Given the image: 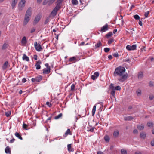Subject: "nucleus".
<instances>
[{
  "mask_svg": "<svg viewBox=\"0 0 154 154\" xmlns=\"http://www.w3.org/2000/svg\"><path fill=\"white\" fill-rule=\"evenodd\" d=\"M125 70L124 67L119 66L115 69L113 75L115 77L119 76L117 78L118 80L120 82H123L126 79L128 76L127 73L123 74Z\"/></svg>",
  "mask_w": 154,
  "mask_h": 154,
  "instance_id": "1",
  "label": "nucleus"
},
{
  "mask_svg": "<svg viewBox=\"0 0 154 154\" xmlns=\"http://www.w3.org/2000/svg\"><path fill=\"white\" fill-rule=\"evenodd\" d=\"M26 1L25 0H21L18 5V8L19 11H21L25 5Z\"/></svg>",
  "mask_w": 154,
  "mask_h": 154,
  "instance_id": "2",
  "label": "nucleus"
},
{
  "mask_svg": "<svg viewBox=\"0 0 154 154\" xmlns=\"http://www.w3.org/2000/svg\"><path fill=\"white\" fill-rule=\"evenodd\" d=\"M41 17L39 14L36 16L33 22L34 25H36L40 20Z\"/></svg>",
  "mask_w": 154,
  "mask_h": 154,
  "instance_id": "3",
  "label": "nucleus"
},
{
  "mask_svg": "<svg viewBox=\"0 0 154 154\" xmlns=\"http://www.w3.org/2000/svg\"><path fill=\"white\" fill-rule=\"evenodd\" d=\"M137 45H133L132 46L130 45H128L126 47V48L127 50H134L136 49Z\"/></svg>",
  "mask_w": 154,
  "mask_h": 154,
  "instance_id": "4",
  "label": "nucleus"
},
{
  "mask_svg": "<svg viewBox=\"0 0 154 154\" xmlns=\"http://www.w3.org/2000/svg\"><path fill=\"white\" fill-rule=\"evenodd\" d=\"M34 47L37 51H39L41 49H42V48L41 45L39 44H38L37 42H35L34 43Z\"/></svg>",
  "mask_w": 154,
  "mask_h": 154,
  "instance_id": "5",
  "label": "nucleus"
},
{
  "mask_svg": "<svg viewBox=\"0 0 154 154\" xmlns=\"http://www.w3.org/2000/svg\"><path fill=\"white\" fill-rule=\"evenodd\" d=\"M55 0H44L42 4L45 5L48 3V5H51Z\"/></svg>",
  "mask_w": 154,
  "mask_h": 154,
  "instance_id": "6",
  "label": "nucleus"
},
{
  "mask_svg": "<svg viewBox=\"0 0 154 154\" xmlns=\"http://www.w3.org/2000/svg\"><path fill=\"white\" fill-rule=\"evenodd\" d=\"M109 29L108 25L107 24H105L103 27L101 28V29L100 31L101 32H104L107 31Z\"/></svg>",
  "mask_w": 154,
  "mask_h": 154,
  "instance_id": "7",
  "label": "nucleus"
},
{
  "mask_svg": "<svg viewBox=\"0 0 154 154\" xmlns=\"http://www.w3.org/2000/svg\"><path fill=\"white\" fill-rule=\"evenodd\" d=\"M32 14V9L30 7L27 10L25 16H27L30 17Z\"/></svg>",
  "mask_w": 154,
  "mask_h": 154,
  "instance_id": "8",
  "label": "nucleus"
},
{
  "mask_svg": "<svg viewBox=\"0 0 154 154\" xmlns=\"http://www.w3.org/2000/svg\"><path fill=\"white\" fill-rule=\"evenodd\" d=\"M29 17H30L25 16L24 22L23 23V25L24 26H25L26 25L29 21L30 19Z\"/></svg>",
  "mask_w": 154,
  "mask_h": 154,
  "instance_id": "9",
  "label": "nucleus"
},
{
  "mask_svg": "<svg viewBox=\"0 0 154 154\" xmlns=\"http://www.w3.org/2000/svg\"><path fill=\"white\" fill-rule=\"evenodd\" d=\"M42 63V62L40 60H38L36 62V63L35 65L36 68L37 70H39L41 68V66L40 64Z\"/></svg>",
  "mask_w": 154,
  "mask_h": 154,
  "instance_id": "10",
  "label": "nucleus"
},
{
  "mask_svg": "<svg viewBox=\"0 0 154 154\" xmlns=\"http://www.w3.org/2000/svg\"><path fill=\"white\" fill-rule=\"evenodd\" d=\"M58 11L56 8H54L51 13L50 15L54 17L57 14Z\"/></svg>",
  "mask_w": 154,
  "mask_h": 154,
  "instance_id": "11",
  "label": "nucleus"
},
{
  "mask_svg": "<svg viewBox=\"0 0 154 154\" xmlns=\"http://www.w3.org/2000/svg\"><path fill=\"white\" fill-rule=\"evenodd\" d=\"M124 119L125 121H131L134 119V117L131 116H124Z\"/></svg>",
  "mask_w": 154,
  "mask_h": 154,
  "instance_id": "12",
  "label": "nucleus"
},
{
  "mask_svg": "<svg viewBox=\"0 0 154 154\" xmlns=\"http://www.w3.org/2000/svg\"><path fill=\"white\" fill-rule=\"evenodd\" d=\"M50 68L44 69L43 70V73L44 74H48L50 72Z\"/></svg>",
  "mask_w": 154,
  "mask_h": 154,
  "instance_id": "13",
  "label": "nucleus"
},
{
  "mask_svg": "<svg viewBox=\"0 0 154 154\" xmlns=\"http://www.w3.org/2000/svg\"><path fill=\"white\" fill-rule=\"evenodd\" d=\"M18 0H12L11 4L12 8L13 9H14L17 3Z\"/></svg>",
  "mask_w": 154,
  "mask_h": 154,
  "instance_id": "14",
  "label": "nucleus"
},
{
  "mask_svg": "<svg viewBox=\"0 0 154 154\" xmlns=\"http://www.w3.org/2000/svg\"><path fill=\"white\" fill-rule=\"evenodd\" d=\"M5 152L7 154L11 153V149L8 146H7L5 149Z\"/></svg>",
  "mask_w": 154,
  "mask_h": 154,
  "instance_id": "15",
  "label": "nucleus"
},
{
  "mask_svg": "<svg viewBox=\"0 0 154 154\" xmlns=\"http://www.w3.org/2000/svg\"><path fill=\"white\" fill-rule=\"evenodd\" d=\"M140 137L143 139H144L146 136V134L144 132H141L140 134Z\"/></svg>",
  "mask_w": 154,
  "mask_h": 154,
  "instance_id": "16",
  "label": "nucleus"
},
{
  "mask_svg": "<svg viewBox=\"0 0 154 154\" xmlns=\"http://www.w3.org/2000/svg\"><path fill=\"white\" fill-rule=\"evenodd\" d=\"M22 59L23 60H26L27 61H29V57L26 56L25 54L23 55Z\"/></svg>",
  "mask_w": 154,
  "mask_h": 154,
  "instance_id": "17",
  "label": "nucleus"
},
{
  "mask_svg": "<svg viewBox=\"0 0 154 154\" xmlns=\"http://www.w3.org/2000/svg\"><path fill=\"white\" fill-rule=\"evenodd\" d=\"M42 76L39 75L38 76L35 77V81L36 82H39L42 79Z\"/></svg>",
  "mask_w": 154,
  "mask_h": 154,
  "instance_id": "18",
  "label": "nucleus"
},
{
  "mask_svg": "<svg viewBox=\"0 0 154 154\" xmlns=\"http://www.w3.org/2000/svg\"><path fill=\"white\" fill-rule=\"evenodd\" d=\"M21 43L23 45H25L27 42L26 37H23L21 41Z\"/></svg>",
  "mask_w": 154,
  "mask_h": 154,
  "instance_id": "19",
  "label": "nucleus"
},
{
  "mask_svg": "<svg viewBox=\"0 0 154 154\" xmlns=\"http://www.w3.org/2000/svg\"><path fill=\"white\" fill-rule=\"evenodd\" d=\"M8 61H6L5 62L2 67L3 69H5L7 68L8 66Z\"/></svg>",
  "mask_w": 154,
  "mask_h": 154,
  "instance_id": "20",
  "label": "nucleus"
},
{
  "mask_svg": "<svg viewBox=\"0 0 154 154\" xmlns=\"http://www.w3.org/2000/svg\"><path fill=\"white\" fill-rule=\"evenodd\" d=\"M102 45V43L100 41H98V43L95 45V48H97Z\"/></svg>",
  "mask_w": 154,
  "mask_h": 154,
  "instance_id": "21",
  "label": "nucleus"
},
{
  "mask_svg": "<svg viewBox=\"0 0 154 154\" xmlns=\"http://www.w3.org/2000/svg\"><path fill=\"white\" fill-rule=\"evenodd\" d=\"M15 135L20 139L21 140L23 139L22 137L18 133L16 132L15 133Z\"/></svg>",
  "mask_w": 154,
  "mask_h": 154,
  "instance_id": "22",
  "label": "nucleus"
},
{
  "mask_svg": "<svg viewBox=\"0 0 154 154\" xmlns=\"http://www.w3.org/2000/svg\"><path fill=\"white\" fill-rule=\"evenodd\" d=\"M57 5L54 8H56L57 10H58L60 7V4H61V2H57Z\"/></svg>",
  "mask_w": 154,
  "mask_h": 154,
  "instance_id": "23",
  "label": "nucleus"
},
{
  "mask_svg": "<svg viewBox=\"0 0 154 154\" xmlns=\"http://www.w3.org/2000/svg\"><path fill=\"white\" fill-rule=\"evenodd\" d=\"M76 60V59L75 57H73L70 58L69 59V62H73L75 60Z\"/></svg>",
  "mask_w": 154,
  "mask_h": 154,
  "instance_id": "24",
  "label": "nucleus"
},
{
  "mask_svg": "<svg viewBox=\"0 0 154 154\" xmlns=\"http://www.w3.org/2000/svg\"><path fill=\"white\" fill-rule=\"evenodd\" d=\"M113 136L115 137H118L119 135V131H118L117 130L116 131H114L113 133Z\"/></svg>",
  "mask_w": 154,
  "mask_h": 154,
  "instance_id": "25",
  "label": "nucleus"
},
{
  "mask_svg": "<svg viewBox=\"0 0 154 154\" xmlns=\"http://www.w3.org/2000/svg\"><path fill=\"white\" fill-rule=\"evenodd\" d=\"M68 150L69 151H73V149L71 148V144H69L67 145Z\"/></svg>",
  "mask_w": 154,
  "mask_h": 154,
  "instance_id": "26",
  "label": "nucleus"
},
{
  "mask_svg": "<svg viewBox=\"0 0 154 154\" xmlns=\"http://www.w3.org/2000/svg\"><path fill=\"white\" fill-rule=\"evenodd\" d=\"M8 44L5 43L2 45V50H5L8 48Z\"/></svg>",
  "mask_w": 154,
  "mask_h": 154,
  "instance_id": "27",
  "label": "nucleus"
},
{
  "mask_svg": "<svg viewBox=\"0 0 154 154\" xmlns=\"http://www.w3.org/2000/svg\"><path fill=\"white\" fill-rule=\"evenodd\" d=\"M104 139L105 141L107 142H109V137L108 135H106L104 136Z\"/></svg>",
  "mask_w": 154,
  "mask_h": 154,
  "instance_id": "28",
  "label": "nucleus"
},
{
  "mask_svg": "<svg viewBox=\"0 0 154 154\" xmlns=\"http://www.w3.org/2000/svg\"><path fill=\"white\" fill-rule=\"evenodd\" d=\"M112 35V32H109L106 35V37L107 38H109Z\"/></svg>",
  "mask_w": 154,
  "mask_h": 154,
  "instance_id": "29",
  "label": "nucleus"
},
{
  "mask_svg": "<svg viewBox=\"0 0 154 154\" xmlns=\"http://www.w3.org/2000/svg\"><path fill=\"white\" fill-rule=\"evenodd\" d=\"M71 131L69 129H68L66 131L64 135H65V137H66L67 135L69 134H70Z\"/></svg>",
  "mask_w": 154,
  "mask_h": 154,
  "instance_id": "30",
  "label": "nucleus"
},
{
  "mask_svg": "<svg viewBox=\"0 0 154 154\" xmlns=\"http://www.w3.org/2000/svg\"><path fill=\"white\" fill-rule=\"evenodd\" d=\"M115 89L111 90V91L110 92V94L111 95H112L113 97H115Z\"/></svg>",
  "mask_w": 154,
  "mask_h": 154,
  "instance_id": "31",
  "label": "nucleus"
},
{
  "mask_svg": "<svg viewBox=\"0 0 154 154\" xmlns=\"http://www.w3.org/2000/svg\"><path fill=\"white\" fill-rule=\"evenodd\" d=\"M137 128L140 130H143L144 129V126L143 125H138Z\"/></svg>",
  "mask_w": 154,
  "mask_h": 154,
  "instance_id": "32",
  "label": "nucleus"
},
{
  "mask_svg": "<svg viewBox=\"0 0 154 154\" xmlns=\"http://www.w3.org/2000/svg\"><path fill=\"white\" fill-rule=\"evenodd\" d=\"M62 116V113H60L57 116H55V117L54 119H59V118H60V117H61Z\"/></svg>",
  "mask_w": 154,
  "mask_h": 154,
  "instance_id": "33",
  "label": "nucleus"
},
{
  "mask_svg": "<svg viewBox=\"0 0 154 154\" xmlns=\"http://www.w3.org/2000/svg\"><path fill=\"white\" fill-rule=\"evenodd\" d=\"M121 154H127V152L126 150L122 149L121 150Z\"/></svg>",
  "mask_w": 154,
  "mask_h": 154,
  "instance_id": "34",
  "label": "nucleus"
},
{
  "mask_svg": "<svg viewBox=\"0 0 154 154\" xmlns=\"http://www.w3.org/2000/svg\"><path fill=\"white\" fill-rule=\"evenodd\" d=\"M72 3L73 5H76L78 4V1L77 0H72Z\"/></svg>",
  "mask_w": 154,
  "mask_h": 154,
  "instance_id": "35",
  "label": "nucleus"
},
{
  "mask_svg": "<svg viewBox=\"0 0 154 154\" xmlns=\"http://www.w3.org/2000/svg\"><path fill=\"white\" fill-rule=\"evenodd\" d=\"M114 85L112 83H111L109 86V88L111 90L115 89Z\"/></svg>",
  "mask_w": 154,
  "mask_h": 154,
  "instance_id": "36",
  "label": "nucleus"
},
{
  "mask_svg": "<svg viewBox=\"0 0 154 154\" xmlns=\"http://www.w3.org/2000/svg\"><path fill=\"white\" fill-rule=\"evenodd\" d=\"M134 18L136 20H138L140 19V16L137 14L134 16Z\"/></svg>",
  "mask_w": 154,
  "mask_h": 154,
  "instance_id": "37",
  "label": "nucleus"
},
{
  "mask_svg": "<svg viewBox=\"0 0 154 154\" xmlns=\"http://www.w3.org/2000/svg\"><path fill=\"white\" fill-rule=\"evenodd\" d=\"M153 125V123L150 122H148L147 123V125L149 127H152Z\"/></svg>",
  "mask_w": 154,
  "mask_h": 154,
  "instance_id": "38",
  "label": "nucleus"
},
{
  "mask_svg": "<svg viewBox=\"0 0 154 154\" xmlns=\"http://www.w3.org/2000/svg\"><path fill=\"white\" fill-rule=\"evenodd\" d=\"M100 104L101 106L100 108V109H99V110L100 111V112H101L102 111V109L103 108V103L102 102H100L99 103Z\"/></svg>",
  "mask_w": 154,
  "mask_h": 154,
  "instance_id": "39",
  "label": "nucleus"
},
{
  "mask_svg": "<svg viewBox=\"0 0 154 154\" xmlns=\"http://www.w3.org/2000/svg\"><path fill=\"white\" fill-rule=\"evenodd\" d=\"M143 77V75L142 72L139 73L138 75V78H142Z\"/></svg>",
  "mask_w": 154,
  "mask_h": 154,
  "instance_id": "40",
  "label": "nucleus"
},
{
  "mask_svg": "<svg viewBox=\"0 0 154 154\" xmlns=\"http://www.w3.org/2000/svg\"><path fill=\"white\" fill-rule=\"evenodd\" d=\"M110 49L108 48H105L104 49V51L106 52L107 53L109 52L110 51Z\"/></svg>",
  "mask_w": 154,
  "mask_h": 154,
  "instance_id": "41",
  "label": "nucleus"
},
{
  "mask_svg": "<svg viewBox=\"0 0 154 154\" xmlns=\"http://www.w3.org/2000/svg\"><path fill=\"white\" fill-rule=\"evenodd\" d=\"M28 127V126L26 124H25L24 123H23V128L26 130H27L28 129H27V128Z\"/></svg>",
  "mask_w": 154,
  "mask_h": 154,
  "instance_id": "42",
  "label": "nucleus"
},
{
  "mask_svg": "<svg viewBox=\"0 0 154 154\" xmlns=\"http://www.w3.org/2000/svg\"><path fill=\"white\" fill-rule=\"evenodd\" d=\"M137 96H140L141 94V90H139L136 92Z\"/></svg>",
  "mask_w": 154,
  "mask_h": 154,
  "instance_id": "43",
  "label": "nucleus"
},
{
  "mask_svg": "<svg viewBox=\"0 0 154 154\" xmlns=\"http://www.w3.org/2000/svg\"><path fill=\"white\" fill-rule=\"evenodd\" d=\"M11 114V111H8L5 112V115L7 117L9 116Z\"/></svg>",
  "mask_w": 154,
  "mask_h": 154,
  "instance_id": "44",
  "label": "nucleus"
},
{
  "mask_svg": "<svg viewBox=\"0 0 154 154\" xmlns=\"http://www.w3.org/2000/svg\"><path fill=\"white\" fill-rule=\"evenodd\" d=\"M49 21V17H47L46 18V20L44 22V24H46Z\"/></svg>",
  "mask_w": 154,
  "mask_h": 154,
  "instance_id": "45",
  "label": "nucleus"
},
{
  "mask_svg": "<svg viewBox=\"0 0 154 154\" xmlns=\"http://www.w3.org/2000/svg\"><path fill=\"white\" fill-rule=\"evenodd\" d=\"M115 90L120 91L121 89V88L119 86H117L115 88Z\"/></svg>",
  "mask_w": 154,
  "mask_h": 154,
  "instance_id": "46",
  "label": "nucleus"
},
{
  "mask_svg": "<svg viewBox=\"0 0 154 154\" xmlns=\"http://www.w3.org/2000/svg\"><path fill=\"white\" fill-rule=\"evenodd\" d=\"M113 41V39L112 38H111L108 41V44L109 45L110 44L112 43Z\"/></svg>",
  "mask_w": 154,
  "mask_h": 154,
  "instance_id": "47",
  "label": "nucleus"
},
{
  "mask_svg": "<svg viewBox=\"0 0 154 154\" xmlns=\"http://www.w3.org/2000/svg\"><path fill=\"white\" fill-rule=\"evenodd\" d=\"M75 85L74 84H72L71 86V90L72 91H73L74 90L75 88Z\"/></svg>",
  "mask_w": 154,
  "mask_h": 154,
  "instance_id": "48",
  "label": "nucleus"
},
{
  "mask_svg": "<svg viewBox=\"0 0 154 154\" xmlns=\"http://www.w3.org/2000/svg\"><path fill=\"white\" fill-rule=\"evenodd\" d=\"M113 55L115 57H117L119 56V54L117 52H116V53H114L113 54Z\"/></svg>",
  "mask_w": 154,
  "mask_h": 154,
  "instance_id": "49",
  "label": "nucleus"
},
{
  "mask_svg": "<svg viewBox=\"0 0 154 154\" xmlns=\"http://www.w3.org/2000/svg\"><path fill=\"white\" fill-rule=\"evenodd\" d=\"M149 13V11H147L145 13V16L146 18L147 17H148V15Z\"/></svg>",
  "mask_w": 154,
  "mask_h": 154,
  "instance_id": "50",
  "label": "nucleus"
},
{
  "mask_svg": "<svg viewBox=\"0 0 154 154\" xmlns=\"http://www.w3.org/2000/svg\"><path fill=\"white\" fill-rule=\"evenodd\" d=\"M149 86L152 87L153 86V84L152 82L150 81L149 83Z\"/></svg>",
  "mask_w": 154,
  "mask_h": 154,
  "instance_id": "51",
  "label": "nucleus"
},
{
  "mask_svg": "<svg viewBox=\"0 0 154 154\" xmlns=\"http://www.w3.org/2000/svg\"><path fill=\"white\" fill-rule=\"evenodd\" d=\"M94 75H95V76L96 77H98L99 75V73L97 72H96L94 73Z\"/></svg>",
  "mask_w": 154,
  "mask_h": 154,
  "instance_id": "52",
  "label": "nucleus"
},
{
  "mask_svg": "<svg viewBox=\"0 0 154 154\" xmlns=\"http://www.w3.org/2000/svg\"><path fill=\"white\" fill-rule=\"evenodd\" d=\"M46 104L48 105V106L49 107H51L52 106V104L50 103L49 102H47L46 103Z\"/></svg>",
  "mask_w": 154,
  "mask_h": 154,
  "instance_id": "53",
  "label": "nucleus"
},
{
  "mask_svg": "<svg viewBox=\"0 0 154 154\" xmlns=\"http://www.w3.org/2000/svg\"><path fill=\"white\" fill-rule=\"evenodd\" d=\"M133 133L134 134H137L138 133V131L137 129H134L133 130Z\"/></svg>",
  "mask_w": 154,
  "mask_h": 154,
  "instance_id": "54",
  "label": "nucleus"
},
{
  "mask_svg": "<svg viewBox=\"0 0 154 154\" xmlns=\"http://www.w3.org/2000/svg\"><path fill=\"white\" fill-rule=\"evenodd\" d=\"M97 77L94 75H93L91 76V78L93 80H95Z\"/></svg>",
  "mask_w": 154,
  "mask_h": 154,
  "instance_id": "55",
  "label": "nucleus"
},
{
  "mask_svg": "<svg viewBox=\"0 0 154 154\" xmlns=\"http://www.w3.org/2000/svg\"><path fill=\"white\" fill-rule=\"evenodd\" d=\"M95 111H96L95 109H92V115L93 116L94 115L95 112Z\"/></svg>",
  "mask_w": 154,
  "mask_h": 154,
  "instance_id": "56",
  "label": "nucleus"
},
{
  "mask_svg": "<svg viewBox=\"0 0 154 154\" xmlns=\"http://www.w3.org/2000/svg\"><path fill=\"white\" fill-rule=\"evenodd\" d=\"M35 28H32L31 31L30 32L31 33H32L33 32H34L35 31Z\"/></svg>",
  "mask_w": 154,
  "mask_h": 154,
  "instance_id": "57",
  "label": "nucleus"
},
{
  "mask_svg": "<svg viewBox=\"0 0 154 154\" xmlns=\"http://www.w3.org/2000/svg\"><path fill=\"white\" fill-rule=\"evenodd\" d=\"M124 62H130V61L129 58H127L126 59H125L124 60Z\"/></svg>",
  "mask_w": 154,
  "mask_h": 154,
  "instance_id": "58",
  "label": "nucleus"
},
{
  "mask_svg": "<svg viewBox=\"0 0 154 154\" xmlns=\"http://www.w3.org/2000/svg\"><path fill=\"white\" fill-rule=\"evenodd\" d=\"M150 143L152 146H154V140L151 141Z\"/></svg>",
  "mask_w": 154,
  "mask_h": 154,
  "instance_id": "59",
  "label": "nucleus"
},
{
  "mask_svg": "<svg viewBox=\"0 0 154 154\" xmlns=\"http://www.w3.org/2000/svg\"><path fill=\"white\" fill-rule=\"evenodd\" d=\"M26 81V80L25 78H23L22 79V81L23 83L25 82Z\"/></svg>",
  "mask_w": 154,
  "mask_h": 154,
  "instance_id": "60",
  "label": "nucleus"
},
{
  "mask_svg": "<svg viewBox=\"0 0 154 154\" xmlns=\"http://www.w3.org/2000/svg\"><path fill=\"white\" fill-rule=\"evenodd\" d=\"M45 66L47 68H50V66H49V64L48 63H46L45 64Z\"/></svg>",
  "mask_w": 154,
  "mask_h": 154,
  "instance_id": "61",
  "label": "nucleus"
},
{
  "mask_svg": "<svg viewBox=\"0 0 154 154\" xmlns=\"http://www.w3.org/2000/svg\"><path fill=\"white\" fill-rule=\"evenodd\" d=\"M15 140V139L13 138L12 140H10V142L11 143H12Z\"/></svg>",
  "mask_w": 154,
  "mask_h": 154,
  "instance_id": "62",
  "label": "nucleus"
},
{
  "mask_svg": "<svg viewBox=\"0 0 154 154\" xmlns=\"http://www.w3.org/2000/svg\"><path fill=\"white\" fill-rule=\"evenodd\" d=\"M34 58L35 60H37V55H35L34 56Z\"/></svg>",
  "mask_w": 154,
  "mask_h": 154,
  "instance_id": "63",
  "label": "nucleus"
},
{
  "mask_svg": "<svg viewBox=\"0 0 154 154\" xmlns=\"http://www.w3.org/2000/svg\"><path fill=\"white\" fill-rule=\"evenodd\" d=\"M154 96H149V98L150 100H152L154 98Z\"/></svg>",
  "mask_w": 154,
  "mask_h": 154,
  "instance_id": "64",
  "label": "nucleus"
}]
</instances>
